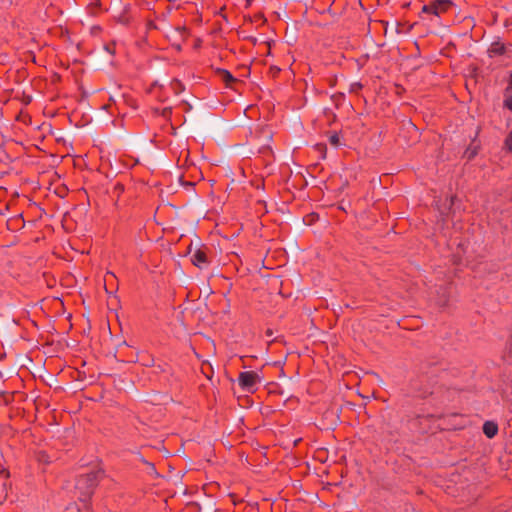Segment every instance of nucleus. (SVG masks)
<instances>
[{
    "label": "nucleus",
    "mask_w": 512,
    "mask_h": 512,
    "mask_svg": "<svg viewBox=\"0 0 512 512\" xmlns=\"http://www.w3.org/2000/svg\"><path fill=\"white\" fill-rule=\"evenodd\" d=\"M510 121H511L510 119H509V120H507V122H506V125H507V126H509Z\"/></svg>",
    "instance_id": "nucleus-15"
},
{
    "label": "nucleus",
    "mask_w": 512,
    "mask_h": 512,
    "mask_svg": "<svg viewBox=\"0 0 512 512\" xmlns=\"http://www.w3.org/2000/svg\"><path fill=\"white\" fill-rule=\"evenodd\" d=\"M220 73V76L222 78V80L227 84L229 85L230 83L234 82L236 79L233 77V75L227 71V70H220L219 71Z\"/></svg>",
    "instance_id": "nucleus-7"
},
{
    "label": "nucleus",
    "mask_w": 512,
    "mask_h": 512,
    "mask_svg": "<svg viewBox=\"0 0 512 512\" xmlns=\"http://www.w3.org/2000/svg\"><path fill=\"white\" fill-rule=\"evenodd\" d=\"M191 262L196 267L203 269L207 267L208 265V257L204 250L197 249L194 251V253L191 255Z\"/></svg>",
    "instance_id": "nucleus-5"
},
{
    "label": "nucleus",
    "mask_w": 512,
    "mask_h": 512,
    "mask_svg": "<svg viewBox=\"0 0 512 512\" xmlns=\"http://www.w3.org/2000/svg\"><path fill=\"white\" fill-rule=\"evenodd\" d=\"M260 376L255 371L241 372L238 376V383L242 390L253 393L260 382Z\"/></svg>",
    "instance_id": "nucleus-2"
},
{
    "label": "nucleus",
    "mask_w": 512,
    "mask_h": 512,
    "mask_svg": "<svg viewBox=\"0 0 512 512\" xmlns=\"http://www.w3.org/2000/svg\"><path fill=\"white\" fill-rule=\"evenodd\" d=\"M503 108L512 112V74L510 82L503 94ZM504 147L508 152H512V128L505 139Z\"/></svg>",
    "instance_id": "nucleus-3"
},
{
    "label": "nucleus",
    "mask_w": 512,
    "mask_h": 512,
    "mask_svg": "<svg viewBox=\"0 0 512 512\" xmlns=\"http://www.w3.org/2000/svg\"><path fill=\"white\" fill-rule=\"evenodd\" d=\"M108 276L114 277V274L112 272H107L106 277H108Z\"/></svg>",
    "instance_id": "nucleus-14"
},
{
    "label": "nucleus",
    "mask_w": 512,
    "mask_h": 512,
    "mask_svg": "<svg viewBox=\"0 0 512 512\" xmlns=\"http://www.w3.org/2000/svg\"><path fill=\"white\" fill-rule=\"evenodd\" d=\"M451 6L452 2L450 0H436L424 5L422 12L440 16L442 13L448 11Z\"/></svg>",
    "instance_id": "nucleus-4"
},
{
    "label": "nucleus",
    "mask_w": 512,
    "mask_h": 512,
    "mask_svg": "<svg viewBox=\"0 0 512 512\" xmlns=\"http://www.w3.org/2000/svg\"><path fill=\"white\" fill-rule=\"evenodd\" d=\"M330 142L333 145H337L339 143V137L337 134H334L330 137Z\"/></svg>",
    "instance_id": "nucleus-9"
},
{
    "label": "nucleus",
    "mask_w": 512,
    "mask_h": 512,
    "mask_svg": "<svg viewBox=\"0 0 512 512\" xmlns=\"http://www.w3.org/2000/svg\"><path fill=\"white\" fill-rule=\"evenodd\" d=\"M447 301H448V298L446 295V291H444L442 296L437 300V303L441 306H444V305H446Z\"/></svg>",
    "instance_id": "nucleus-8"
},
{
    "label": "nucleus",
    "mask_w": 512,
    "mask_h": 512,
    "mask_svg": "<svg viewBox=\"0 0 512 512\" xmlns=\"http://www.w3.org/2000/svg\"><path fill=\"white\" fill-rule=\"evenodd\" d=\"M483 433L486 435L487 438H493L498 433V425L497 423L493 421H486L483 424Z\"/></svg>",
    "instance_id": "nucleus-6"
},
{
    "label": "nucleus",
    "mask_w": 512,
    "mask_h": 512,
    "mask_svg": "<svg viewBox=\"0 0 512 512\" xmlns=\"http://www.w3.org/2000/svg\"><path fill=\"white\" fill-rule=\"evenodd\" d=\"M362 85L358 82H355L351 85V91H357L358 89H361Z\"/></svg>",
    "instance_id": "nucleus-10"
},
{
    "label": "nucleus",
    "mask_w": 512,
    "mask_h": 512,
    "mask_svg": "<svg viewBox=\"0 0 512 512\" xmlns=\"http://www.w3.org/2000/svg\"><path fill=\"white\" fill-rule=\"evenodd\" d=\"M176 31L182 36L185 37L186 34V28L185 27H178Z\"/></svg>",
    "instance_id": "nucleus-11"
},
{
    "label": "nucleus",
    "mask_w": 512,
    "mask_h": 512,
    "mask_svg": "<svg viewBox=\"0 0 512 512\" xmlns=\"http://www.w3.org/2000/svg\"><path fill=\"white\" fill-rule=\"evenodd\" d=\"M492 51L497 54H502L504 52V47L503 46L495 47V48H493Z\"/></svg>",
    "instance_id": "nucleus-12"
},
{
    "label": "nucleus",
    "mask_w": 512,
    "mask_h": 512,
    "mask_svg": "<svg viewBox=\"0 0 512 512\" xmlns=\"http://www.w3.org/2000/svg\"><path fill=\"white\" fill-rule=\"evenodd\" d=\"M143 462L149 466L151 471L155 472V466H154L153 463H150V462L145 461V460H143Z\"/></svg>",
    "instance_id": "nucleus-13"
},
{
    "label": "nucleus",
    "mask_w": 512,
    "mask_h": 512,
    "mask_svg": "<svg viewBox=\"0 0 512 512\" xmlns=\"http://www.w3.org/2000/svg\"><path fill=\"white\" fill-rule=\"evenodd\" d=\"M103 473L101 471H90L80 475L76 481V489L81 493L83 500L90 497L94 489L98 485Z\"/></svg>",
    "instance_id": "nucleus-1"
}]
</instances>
